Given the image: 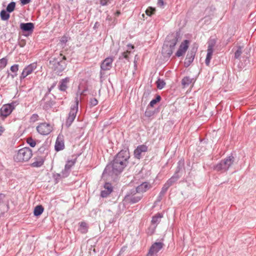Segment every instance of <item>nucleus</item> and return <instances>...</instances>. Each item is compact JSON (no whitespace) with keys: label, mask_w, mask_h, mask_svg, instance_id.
<instances>
[{"label":"nucleus","mask_w":256,"mask_h":256,"mask_svg":"<svg viewBox=\"0 0 256 256\" xmlns=\"http://www.w3.org/2000/svg\"><path fill=\"white\" fill-rule=\"evenodd\" d=\"M120 14V10L116 11V12L115 13V15L116 16H118Z\"/></svg>","instance_id":"49530a36"},{"label":"nucleus","mask_w":256,"mask_h":256,"mask_svg":"<svg viewBox=\"0 0 256 256\" xmlns=\"http://www.w3.org/2000/svg\"><path fill=\"white\" fill-rule=\"evenodd\" d=\"M140 199H141V197L140 196H134L131 198V201L133 203H136V202H138Z\"/></svg>","instance_id":"4c0bfd02"},{"label":"nucleus","mask_w":256,"mask_h":256,"mask_svg":"<svg viewBox=\"0 0 256 256\" xmlns=\"http://www.w3.org/2000/svg\"><path fill=\"white\" fill-rule=\"evenodd\" d=\"M189 44L190 41L188 40H184L182 42L176 52V56L180 57L184 54L188 49Z\"/></svg>","instance_id":"f8f14e48"},{"label":"nucleus","mask_w":256,"mask_h":256,"mask_svg":"<svg viewBox=\"0 0 256 256\" xmlns=\"http://www.w3.org/2000/svg\"><path fill=\"white\" fill-rule=\"evenodd\" d=\"M106 20H109V21H110V20H112V18H111V16H107Z\"/></svg>","instance_id":"09e8293b"},{"label":"nucleus","mask_w":256,"mask_h":256,"mask_svg":"<svg viewBox=\"0 0 256 256\" xmlns=\"http://www.w3.org/2000/svg\"><path fill=\"white\" fill-rule=\"evenodd\" d=\"M242 53V47L239 46L238 50L234 54V57L236 58H238L240 56L241 54Z\"/></svg>","instance_id":"72a5a7b5"},{"label":"nucleus","mask_w":256,"mask_h":256,"mask_svg":"<svg viewBox=\"0 0 256 256\" xmlns=\"http://www.w3.org/2000/svg\"><path fill=\"white\" fill-rule=\"evenodd\" d=\"M44 159L42 157H38L32 164V166L36 168L40 167L44 164Z\"/></svg>","instance_id":"412c9836"},{"label":"nucleus","mask_w":256,"mask_h":256,"mask_svg":"<svg viewBox=\"0 0 256 256\" xmlns=\"http://www.w3.org/2000/svg\"><path fill=\"white\" fill-rule=\"evenodd\" d=\"M28 144L32 147H34L36 145V142L32 138L29 137L26 140Z\"/></svg>","instance_id":"7c9ffc66"},{"label":"nucleus","mask_w":256,"mask_h":256,"mask_svg":"<svg viewBox=\"0 0 256 256\" xmlns=\"http://www.w3.org/2000/svg\"><path fill=\"white\" fill-rule=\"evenodd\" d=\"M90 105L92 106H95L98 104V100L95 98H92L90 100Z\"/></svg>","instance_id":"58836bf2"},{"label":"nucleus","mask_w":256,"mask_h":256,"mask_svg":"<svg viewBox=\"0 0 256 256\" xmlns=\"http://www.w3.org/2000/svg\"><path fill=\"white\" fill-rule=\"evenodd\" d=\"M164 244L162 242H156L150 246L146 256H154L162 250Z\"/></svg>","instance_id":"6e6552de"},{"label":"nucleus","mask_w":256,"mask_h":256,"mask_svg":"<svg viewBox=\"0 0 256 256\" xmlns=\"http://www.w3.org/2000/svg\"><path fill=\"white\" fill-rule=\"evenodd\" d=\"M104 190L101 192V196L102 198H106L108 196L112 191V187L109 183H106L104 186Z\"/></svg>","instance_id":"dca6fc26"},{"label":"nucleus","mask_w":256,"mask_h":256,"mask_svg":"<svg viewBox=\"0 0 256 256\" xmlns=\"http://www.w3.org/2000/svg\"><path fill=\"white\" fill-rule=\"evenodd\" d=\"M156 84L157 88L160 90L163 88H164V86L166 85L165 82L163 80H160V79H158L156 81Z\"/></svg>","instance_id":"bb28decb"},{"label":"nucleus","mask_w":256,"mask_h":256,"mask_svg":"<svg viewBox=\"0 0 256 256\" xmlns=\"http://www.w3.org/2000/svg\"><path fill=\"white\" fill-rule=\"evenodd\" d=\"M0 17L2 20H6L9 18L10 14L4 10H2L0 12Z\"/></svg>","instance_id":"cd10ccee"},{"label":"nucleus","mask_w":256,"mask_h":256,"mask_svg":"<svg viewBox=\"0 0 256 256\" xmlns=\"http://www.w3.org/2000/svg\"><path fill=\"white\" fill-rule=\"evenodd\" d=\"M30 2V0H20V2L23 5L28 4Z\"/></svg>","instance_id":"c03bdc74"},{"label":"nucleus","mask_w":256,"mask_h":256,"mask_svg":"<svg viewBox=\"0 0 256 256\" xmlns=\"http://www.w3.org/2000/svg\"><path fill=\"white\" fill-rule=\"evenodd\" d=\"M4 128L2 126H0V136L4 132Z\"/></svg>","instance_id":"a18cd8bd"},{"label":"nucleus","mask_w":256,"mask_h":256,"mask_svg":"<svg viewBox=\"0 0 256 256\" xmlns=\"http://www.w3.org/2000/svg\"><path fill=\"white\" fill-rule=\"evenodd\" d=\"M18 70V65L14 64L10 67V70L13 72H16Z\"/></svg>","instance_id":"c9c22d12"},{"label":"nucleus","mask_w":256,"mask_h":256,"mask_svg":"<svg viewBox=\"0 0 256 256\" xmlns=\"http://www.w3.org/2000/svg\"><path fill=\"white\" fill-rule=\"evenodd\" d=\"M38 118L39 116L37 114H33L30 118V122H34L38 120Z\"/></svg>","instance_id":"473e14b6"},{"label":"nucleus","mask_w":256,"mask_h":256,"mask_svg":"<svg viewBox=\"0 0 256 256\" xmlns=\"http://www.w3.org/2000/svg\"><path fill=\"white\" fill-rule=\"evenodd\" d=\"M78 98H76V104L74 107L71 108L70 111L69 113L68 117L66 120V123L69 125L71 124L74 122L76 118L78 110Z\"/></svg>","instance_id":"0eeeda50"},{"label":"nucleus","mask_w":256,"mask_h":256,"mask_svg":"<svg viewBox=\"0 0 256 256\" xmlns=\"http://www.w3.org/2000/svg\"><path fill=\"white\" fill-rule=\"evenodd\" d=\"M76 158H74L71 160H68L66 166H65V169L64 170L66 171H68L70 170L71 168L74 164L76 162Z\"/></svg>","instance_id":"5701e85b"},{"label":"nucleus","mask_w":256,"mask_h":256,"mask_svg":"<svg viewBox=\"0 0 256 256\" xmlns=\"http://www.w3.org/2000/svg\"><path fill=\"white\" fill-rule=\"evenodd\" d=\"M130 51L129 50H126V52H124L122 53V56L126 60L128 59V55L130 54Z\"/></svg>","instance_id":"ea45409f"},{"label":"nucleus","mask_w":256,"mask_h":256,"mask_svg":"<svg viewBox=\"0 0 256 256\" xmlns=\"http://www.w3.org/2000/svg\"><path fill=\"white\" fill-rule=\"evenodd\" d=\"M50 64H52L54 66L52 68L56 72H61L66 68V64L64 62L60 61L57 62L54 60L52 61H50Z\"/></svg>","instance_id":"1a4fd4ad"},{"label":"nucleus","mask_w":256,"mask_h":256,"mask_svg":"<svg viewBox=\"0 0 256 256\" xmlns=\"http://www.w3.org/2000/svg\"><path fill=\"white\" fill-rule=\"evenodd\" d=\"M148 147L146 144H141L137 146L134 150V158L140 160L142 158V153H144L148 151Z\"/></svg>","instance_id":"9b49d317"},{"label":"nucleus","mask_w":256,"mask_h":256,"mask_svg":"<svg viewBox=\"0 0 256 256\" xmlns=\"http://www.w3.org/2000/svg\"><path fill=\"white\" fill-rule=\"evenodd\" d=\"M234 161V158L232 156H229L218 164L216 166L217 170H226L232 165Z\"/></svg>","instance_id":"39448f33"},{"label":"nucleus","mask_w":256,"mask_h":256,"mask_svg":"<svg viewBox=\"0 0 256 256\" xmlns=\"http://www.w3.org/2000/svg\"><path fill=\"white\" fill-rule=\"evenodd\" d=\"M36 63H32L26 67L20 76V78L23 79L26 76L31 74L32 72L36 70Z\"/></svg>","instance_id":"9d476101"},{"label":"nucleus","mask_w":256,"mask_h":256,"mask_svg":"<svg viewBox=\"0 0 256 256\" xmlns=\"http://www.w3.org/2000/svg\"><path fill=\"white\" fill-rule=\"evenodd\" d=\"M20 28L24 32H32L34 28V24L32 22L22 23L20 24Z\"/></svg>","instance_id":"f3484780"},{"label":"nucleus","mask_w":256,"mask_h":256,"mask_svg":"<svg viewBox=\"0 0 256 256\" xmlns=\"http://www.w3.org/2000/svg\"><path fill=\"white\" fill-rule=\"evenodd\" d=\"M64 148V140L58 136L55 144V150L58 152L63 150Z\"/></svg>","instance_id":"a211bd4d"},{"label":"nucleus","mask_w":256,"mask_h":256,"mask_svg":"<svg viewBox=\"0 0 256 256\" xmlns=\"http://www.w3.org/2000/svg\"><path fill=\"white\" fill-rule=\"evenodd\" d=\"M128 48H130L131 49H134V46L133 45H131V44H128Z\"/></svg>","instance_id":"de8ad7c7"},{"label":"nucleus","mask_w":256,"mask_h":256,"mask_svg":"<svg viewBox=\"0 0 256 256\" xmlns=\"http://www.w3.org/2000/svg\"><path fill=\"white\" fill-rule=\"evenodd\" d=\"M152 188L151 184L148 182H144L138 186L136 188V192H144Z\"/></svg>","instance_id":"2eb2a0df"},{"label":"nucleus","mask_w":256,"mask_h":256,"mask_svg":"<svg viewBox=\"0 0 256 256\" xmlns=\"http://www.w3.org/2000/svg\"><path fill=\"white\" fill-rule=\"evenodd\" d=\"M21 47H22L23 46V45H20Z\"/></svg>","instance_id":"3c124183"},{"label":"nucleus","mask_w":256,"mask_h":256,"mask_svg":"<svg viewBox=\"0 0 256 256\" xmlns=\"http://www.w3.org/2000/svg\"><path fill=\"white\" fill-rule=\"evenodd\" d=\"M130 158V152L128 150H122L119 152L112 163L113 172L116 174L120 172L126 166Z\"/></svg>","instance_id":"f257e3e1"},{"label":"nucleus","mask_w":256,"mask_h":256,"mask_svg":"<svg viewBox=\"0 0 256 256\" xmlns=\"http://www.w3.org/2000/svg\"><path fill=\"white\" fill-rule=\"evenodd\" d=\"M162 217V215L160 214H158L156 216H154L152 220V223L154 224H157L160 221L161 218Z\"/></svg>","instance_id":"393cba45"},{"label":"nucleus","mask_w":256,"mask_h":256,"mask_svg":"<svg viewBox=\"0 0 256 256\" xmlns=\"http://www.w3.org/2000/svg\"><path fill=\"white\" fill-rule=\"evenodd\" d=\"M66 57L65 56H62V60H66Z\"/></svg>","instance_id":"8fccbe9b"},{"label":"nucleus","mask_w":256,"mask_h":256,"mask_svg":"<svg viewBox=\"0 0 256 256\" xmlns=\"http://www.w3.org/2000/svg\"><path fill=\"white\" fill-rule=\"evenodd\" d=\"M192 80L188 77H185L182 80V84L184 86H188L190 84L192 83Z\"/></svg>","instance_id":"a878e982"},{"label":"nucleus","mask_w":256,"mask_h":256,"mask_svg":"<svg viewBox=\"0 0 256 256\" xmlns=\"http://www.w3.org/2000/svg\"><path fill=\"white\" fill-rule=\"evenodd\" d=\"M16 6V4L14 2H11L8 4L6 7V10L10 12L14 11Z\"/></svg>","instance_id":"c756f323"},{"label":"nucleus","mask_w":256,"mask_h":256,"mask_svg":"<svg viewBox=\"0 0 256 256\" xmlns=\"http://www.w3.org/2000/svg\"><path fill=\"white\" fill-rule=\"evenodd\" d=\"M6 199V195L3 194H0V204H4Z\"/></svg>","instance_id":"a19ab883"},{"label":"nucleus","mask_w":256,"mask_h":256,"mask_svg":"<svg viewBox=\"0 0 256 256\" xmlns=\"http://www.w3.org/2000/svg\"><path fill=\"white\" fill-rule=\"evenodd\" d=\"M108 1L109 0H100V4L102 6H106Z\"/></svg>","instance_id":"79ce46f5"},{"label":"nucleus","mask_w":256,"mask_h":256,"mask_svg":"<svg viewBox=\"0 0 256 256\" xmlns=\"http://www.w3.org/2000/svg\"><path fill=\"white\" fill-rule=\"evenodd\" d=\"M158 4L159 6L162 7L164 4V2L163 0H158Z\"/></svg>","instance_id":"37998d69"},{"label":"nucleus","mask_w":256,"mask_h":256,"mask_svg":"<svg viewBox=\"0 0 256 256\" xmlns=\"http://www.w3.org/2000/svg\"><path fill=\"white\" fill-rule=\"evenodd\" d=\"M52 126L46 122L40 124L36 126L37 132L42 135H48L52 132Z\"/></svg>","instance_id":"423d86ee"},{"label":"nucleus","mask_w":256,"mask_h":256,"mask_svg":"<svg viewBox=\"0 0 256 256\" xmlns=\"http://www.w3.org/2000/svg\"><path fill=\"white\" fill-rule=\"evenodd\" d=\"M160 96H158L156 97V99H154V100H152L150 102V106H153L154 104H156L159 101H160Z\"/></svg>","instance_id":"f704fd0d"},{"label":"nucleus","mask_w":256,"mask_h":256,"mask_svg":"<svg viewBox=\"0 0 256 256\" xmlns=\"http://www.w3.org/2000/svg\"><path fill=\"white\" fill-rule=\"evenodd\" d=\"M8 64V60L6 58H2L0 60V70L4 68Z\"/></svg>","instance_id":"c85d7f7f"},{"label":"nucleus","mask_w":256,"mask_h":256,"mask_svg":"<svg viewBox=\"0 0 256 256\" xmlns=\"http://www.w3.org/2000/svg\"><path fill=\"white\" fill-rule=\"evenodd\" d=\"M178 40L172 35L168 36L162 46V52L164 56H170L177 43Z\"/></svg>","instance_id":"f03ea898"},{"label":"nucleus","mask_w":256,"mask_h":256,"mask_svg":"<svg viewBox=\"0 0 256 256\" xmlns=\"http://www.w3.org/2000/svg\"><path fill=\"white\" fill-rule=\"evenodd\" d=\"M68 41V38L66 36H62L60 40V42L62 44H66Z\"/></svg>","instance_id":"e433bc0d"},{"label":"nucleus","mask_w":256,"mask_h":256,"mask_svg":"<svg viewBox=\"0 0 256 256\" xmlns=\"http://www.w3.org/2000/svg\"><path fill=\"white\" fill-rule=\"evenodd\" d=\"M32 150L29 148H24L19 150L14 156V160L18 162H28L32 156Z\"/></svg>","instance_id":"7ed1b4c3"},{"label":"nucleus","mask_w":256,"mask_h":256,"mask_svg":"<svg viewBox=\"0 0 256 256\" xmlns=\"http://www.w3.org/2000/svg\"><path fill=\"white\" fill-rule=\"evenodd\" d=\"M80 228L78 230L82 234H86L88 230V226L87 224L84 222H82L80 224Z\"/></svg>","instance_id":"4be33fe9"},{"label":"nucleus","mask_w":256,"mask_h":256,"mask_svg":"<svg viewBox=\"0 0 256 256\" xmlns=\"http://www.w3.org/2000/svg\"><path fill=\"white\" fill-rule=\"evenodd\" d=\"M175 180L176 179L174 178H170L164 185L160 192L162 194H164L167 191L168 188L173 184Z\"/></svg>","instance_id":"6ab92c4d"},{"label":"nucleus","mask_w":256,"mask_h":256,"mask_svg":"<svg viewBox=\"0 0 256 256\" xmlns=\"http://www.w3.org/2000/svg\"><path fill=\"white\" fill-rule=\"evenodd\" d=\"M70 81V78L66 77L60 80L58 84V88L61 91H66L68 88V85Z\"/></svg>","instance_id":"4468645a"},{"label":"nucleus","mask_w":256,"mask_h":256,"mask_svg":"<svg viewBox=\"0 0 256 256\" xmlns=\"http://www.w3.org/2000/svg\"><path fill=\"white\" fill-rule=\"evenodd\" d=\"M155 12V8L148 7L146 10V14L148 16H151L152 14H154Z\"/></svg>","instance_id":"2f4dec72"},{"label":"nucleus","mask_w":256,"mask_h":256,"mask_svg":"<svg viewBox=\"0 0 256 256\" xmlns=\"http://www.w3.org/2000/svg\"><path fill=\"white\" fill-rule=\"evenodd\" d=\"M15 108L14 103L6 104L2 106L0 109V116L4 120L8 116Z\"/></svg>","instance_id":"20e7f679"},{"label":"nucleus","mask_w":256,"mask_h":256,"mask_svg":"<svg viewBox=\"0 0 256 256\" xmlns=\"http://www.w3.org/2000/svg\"><path fill=\"white\" fill-rule=\"evenodd\" d=\"M114 61L112 58H106L102 63L100 68L104 70H110L112 67V63Z\"/></svg>","instance_id":"ddd939ff"},{"label":"nucleus","mask_w":256,"mask_h":256,"mask_svg":"<svg viewBox=\"0 0 256 256\" xmlns=\"http://www.w3.org/2000/svg\"><path fill=\"white\" fill-rule=\"evenodd\" d=\"M44 208L42 206H37L35 207L34 211V215L36 216H40L44 212Z\"/></svg>","instance_id":"b1692460"},{"label":"nucleus","mask_w":256,"mask_h":256,"mask_svg":"<svg viewBox=\"0 0 256 256\" xmlns=\"http://www.w3.org/2000/svg\"><path fill=\"white\" fill-rule=\"evenodd\" d=\"M213 53V48L212 46L209 45L208 46V50H207V55L206 59V66H208L210 63V60L212 58Z\"/></svg>","instance_id":"aec40b11"}]
</instances>
